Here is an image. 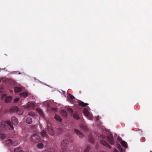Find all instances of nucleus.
<instances>
[{"mask_svg":"<svg viewBox=\"0 0 152 152\" xmlns=\"http://www.w3.org/2000/svg\"><path fill=\"white\" fill-rule=\"evenodd\" d=\"M41 134L42 137L44 139V140H43L44 141L47 140L48 139V136L45 131L43 130L41 132Z\"/></svg>","mask_w":152,"mask_h":152,"instance_id":"nucleus-7","label":"nucleus"},{"mask_svg":"<svg viewBox=\"0 0 152 152\" xmlns=\"http://www.w3.org/2000/svg\"><path fill=\"white\" fill-rule=\"evenodd\" d=\"M6 94H3L2 96H1V97L3 98H4L5 97H6Z\"/></svg>","mask_w":152,"mask_h":152,"instance_id":"nucleus-36","label":"nucleus"},{"mask_svg":"<svg viewBox=\"0 0 152 152\" xmlns=\"http://www.w3.org/2000/svg\"><path fill=\"white\" fill-rule=\"evenodd\" d=\"M25 152H31V151H26Z\"/></svg>","mask_w":152,"mask_h":152,"instance_id":"nucleus-40","label":"nucleus"},{"mask_svg":"<svg viewBox=\"0 0 152 152\" xmlns=\"http://www.w3.org/2000/svg\"><path fill=\"white\" fill-rule=\"evenodd\" d=\"M37 147L38 148H41L43 147V144L42 143H39L37 145Z\"/></svg>","mask_w":152,"mask_h":152,"instance_id":"nucleus-26","label":"nucleus"},{"mask_svg":"<svg viewBox=\"0 0 152 152\" xmlns=\"http://www.w3.org/2000/svg\"><path fill=\"white\" fill-rule=\"evenodd\" d=\"M28 95V92H22L20 94V96L22 98H25Z\"/></svg>","mask_w":152,"mask_h":152,"instance_id":"nucleus-13","label":"nucleus"},{"mask_svg":"<svg viewBox=\"0 0 152 152\" xmlns=\"http://www.w3.org/2000/svg\"><path fill=\"white\" fill-rule=\"evenodd\" d=\"M118 140L120 141H122V139L120 137H118Z\"/></svg>","mask_w":152,"mask_h":152,"instance_id":"nucleus-37","label":"nucleus"},{"mask_svg":"<svg viewBox=\"0 0 152 152\" xmlns=\"http://www.w3.org/2000/svg\"><path fill=\"white\" fill-rule=\"evenodd\" d=\"M121 144L124 148H126L127 146L126 142L124 141H121Z\"/></svg>","mask_w":152,"mask_h":152,"instance_id":"nucleus-24","label":"nucleus"},{"mask_svg":"<svg viewBox=\"0 0 152 152\" xmlns=\"http://www.w3.org/2000/svg\"><path fill=\"white\" fill-rule=\"evenodd\" d=\"M11 121L13 124L16 125L18 124V120L15 116H13L11 118Z\"/></svg>","mask_w":152,"mask_h":152,"instance_id":"nucleus-8","label":"nucleus"},{"mask_svg":"<svg viewBox=\"0 0 152 152\" xmlns=\"http://www.w3.org/2000/svg\"><path fill=\"white\" fill-rule=\"evenodd\" d=\"M108 141L109 143L111 145H113L115 144L114 141V138L113 136L111 134H109L107 137Z\"/></svg>","mask_w":152,"mask_h":152,"instance_id":"nucleus-6","label":"nucleus"},{"mask_svg":"<svg viewBox=\"0 0 152 152\" xmlns=\"http://www.w3.org/2000/svg\"><path fill=\"white\" fill-rule=\"evenodd\" d=\"M54 118L58 122H61L62 121V119L61 117L58 115L55 114Z\"/></svg>","mask_w":152,"mask_h":152,"instance_id":"nucleus-18","label":"nucleus"},{"mask_svg":"<svg viewBox=\"0 0 152 152\" xmlns=\"http://www.w3.org/2000/svg\"><path fill=\"white\" fill-rule=\"evenodd\" d=\"M80 126L81 129H83L85 131L88 130V128L85 124H81Z\"/></svg>","mask_w":152,"mask_h":152,"instance_id":"nucleus-15","label":"nucleus"},{"mask_svg":"<svg viewBox=\"0 0 152 152\" xmlns=\"http://www.w3.org/2000/svg\"><path fill=\"white\" fill-rule=\"evenodd\" d=\"M74 131L79 137L82 138L83 137V134L79 130L76 129H75Z\"/></svg>","mask_w":152,"mask_h":152,"instance_id":"nucleus-10","label":"nucleus"},{"mask_svg":"<svg viewBox=\"0 0 152 152\" xmlns=\"http://www.w3.org/2000/svg\"><path fill=\"white\" fill-rule=\"evenodd\" d=\"M12 140L10 139H8L6 141V144L8 146L12 145Z\"/></svg>","mask_w":152,"mask_h":152,"instance_id":"nucleus-17","label":"nucleus"},{"mask_svg":"<svg viewBox=\"0 0 152 152\" xmlns=\"http://www.w3.org/2000/svg\"><path fill=\"white\" fill-rule=\"evenodd\" d=\"M90 140V142L91 143H93V142H94V140L93 139H91L90 138L89 139Z\"/></svg>","mask_w":152,"mask_h":152,"instance_id":"nucleus-35","label":"nucleus"},{"mask_svg":"<svg viewBox=\"0 0 152 152\" xmlns=\"http://www.w3.org/2000/svg\"><path fill=\"white\" fill-rule=\"evenodd\" d=\"M78 105L82 107H84L88 105V104L87 103H85L83 102L82 101H80L78 103Z\"/></svg>","mask_w":152,"mask_h":152,"instance_id":"nucleus-19","label":"nucleus"},{"mask_svg":"<svg viewBox=\"0 0 152 152\" xmlns=\"http://www.w3.org/2000/svg\"><path fill=\"white\" fill-rule=\"evenodd\" d=\"M90 148V145H88L87 147V148H86V149L84 150V152H88L89 151Z\"/></svg>","mask_w":152,"mask_h":152,"instance_id":"nucleus-30","label":"nucleus"},{"mask_svg":"<svg viewBox=\"0 0 152 152\" xmlns=\"http://www.w3.org/2000/svg\"><path fill=\"white\" fill-rule=\"evenodd\" d=\"M113 152H118V151L116 149H115L114 150Z\"/></svg>","mask_w":152,"mask_h":152,"instance_id":"nucleus-39","label":"nucleus"},{"mask_svg":"<svg viewBox=\"0 0 152 152\" xmlns=\"http://www.w3.org/2000/svg\"><path fill=\"white\" fill-rule=\"evenodd\" d=\"M69 96L70 98L72 99H73L75 98L74 96L71 94H69Z\"/></svg>","mask_w":152,"mask_h":152,"instance_id":"nucleus-32","label":"nucleus"},{"mask_svg":"<svg viewBox=\"0 0 152 152\" xmlns=\"http://www.w3.org/2000/svg\"><path fill=\"white\" fill-rule=\"evenodd\" d=\"M55 150L53 148H48L45 150L43 151L42 152H55Z\"/></svg>","mask_w":152,"mask_h":152,"instance_id":"nucleus-16","label":"nucleus"},{"mask_svg":"<svg viewBox=\"0 0 152 152\" xmlns=\"http://www.w3.org/2000/svg\"><path fill=\"white\" fill-rule=\"evenodd\" d=\"M28 114L29 115L33 117H34L36 116V114L32 111L29 112L28 113Z\"/></svg>","mask_w":152,"mask_h":152,"instance_id":"nucleus-28","label":"nucleus"},{"mask_svg":"<svg viewBox=\"0 0 152 152\" xmlns=\"http://www.w3.org/2000/svg\"><path fill=\"white\" fill-rule=\"evenodd\" d=\"M20 74V72H19V74Z\"/></svg>","mask_w":152,"mask_h":152,"instance_id":"nucleus-42","label":"nucleus"},{"mask_svg":"<svg viewBox=\"0 0 152 152\" xmlns=\"http://www.w3.org/2000/svg\"><path fill=\"white\" fill-rule=\"evenodd\" d=\"M26 108H32L34 107V104L31 102H28L26 106Z\"/></svg>","mask_w":152,"mask_h":152,"instance_id":"nucleus-11","label":"nucleus"},{"mask_svg":"<svg viewBox=\"0 0 152 152\" xmlns=\"http://www.w3.org/2000/svg\"><path fill=\"white\" fill-rule=\"evenodd\" d=\"M100 137L104 139L105 138V136L103 134H102L100 135Z\"/></svg>","mask_w":152,"mask_h":152,"instance_id":"nucleus-33","label":"nucleus"},{"mask_svg":"<svg viewBox=\"0 0 152 152\" xmlns=\"http://www.w3.org/2000/svg\"><path fill=\"white\" fill-rule=\"evenodd\" d=\"M30 140L33 142H37L40 141V138L38 135L34 134L32 135Z\"/></svg>","mask_w":152,"mask_h":152,"instance_id":"nucleus-4","label":"nucleus"},{"mask_svg":"<svg viewBox=\"0 0 152 152\" xmlns=\"http://www.w3.org/2000/svg\"><path fill=\"white\" fill-rule=\"evenodd\" d=\"M7 128L9 129L13 128V125L10 121L5 122L4 121H1L0 122V134H1V138H5V132L7 131Z\"/></svg>","mask_w":152,"mask_h":152,"instance_id":"nucleus-1","label":"nucleus"},{"mask_svg":"<svg viewBox=\"0 0 152 152\" xmlns=\"http://www.w3.org/2000/svg\"><path fill=\"white\" fill-rule=\"evenodd\" d=\"M15 152H21L22 149L20 147H18L15 148L14 149Z\"/></svg>","mask_w":152,"mask_h":152,"instance_id":"nucleus-23","label":"nucleus"},{"mask_svg":"<svg viewBox=\"0 0 152 152\" xmlns=\"http://www.w3.org/2000/svg\"><path fill=\"white\" fill-rule=\"evenodd\" d=\"M61 113L62 115L64 116H66L67 115V112L64 110H62L61 111Z\"/></svg>","mask_w":152,"mask_h":152,"instance_id":"nucleus-27","label":"nucleus"},{"mask_svg":"<svg viewBox=\"0 0 152 152\" xmlns=\"http://www.w3.org/2000/svg\"><path fill=\"white\" fill-rule=\"evenodd\" d=\"M19 98H16L14 100V102H17L19 100Z\"/></svg>","mask_w":152,"mask_h":152,"instance_id":"nucleus-34","label":"nucleus"},{"mask_svg":"<svg viewBox=\"0 0 152 152\" xmlns=\"http://www.w3.org/2000/svg\"><path fill=\"white\" fill-rule=\"evenodd\" d=\"M62 131V129H59V132H58V133H60Z\"/></svg>","mask_w":152,"mask_h":152,"instance_id":"nucleus-38","label":"nucleus"},{"mask_svg":"<svg viewBox=\"0 0 152 152\" xmlns=\"http://www.w3.org/2000/svg\"><path fill=\"white\" fill-rule=\"evenodd\" d=\"M101 143L103 145L106 146L107 147L109 148H111V146L106 141L104 140H101Z\"/></svg>","mask_w":152,"mask_h":152,"instance_id":"nucleus-9","label":"nucleus"},{"mask_svg":"<svg viewBox=\"0 0 152 152\" xmlns=\"http://www.w3.org/2000/svg\"><path fill=\"white\" fill-rule=\"evenodd\" d=\"M73 116V118L77 120H78L80 118L77 112H75L74 113Z\"/></svg>","mask_w":152,"mask_h":152,"instance_id":"nucleus-20","label":"nucleus"},{"mask_svg":"<svg viewBox=\"0 0 152 152\" xmlns=\"http://www.w3.org/2000/svg\"><path fill=\"white\" fill-rule=\"evenodd\" d=\"M83 113L86 117L90 120L92 119L93 118L92 115L90 114L87 109H84L83 110Z\"/></svg>","mask_w":152,"mask_h":152,"instance_id":"nucleus-5","label":"nucleus"},{"mask_svg":"<svg viewBox=\"0 0 152 152\" xmlns=\"http://www.w3.org/2000/svg\"><path fill=\"white\" fill-rule=\"evenodd\" d=\"M1 80L0 79V83L1 82Z\"/></svg>","mask_w":152,"mask_h":152,"instance_id":"nucleus-41","label":"nucleus"},{"mask_svg":"<svg viewBox=\"0 0 152 152\" xmlns=\"http://www.w3.org/2000/svg\"><path fill=\"white\" fill-rule=\"evenodd\" d=\"M26 122L28 124H31L32 122V118L30 117H28L26 120Z\"/></svg>","mask_w":152,"mask_h":152,"instance_id":"nucleus-21","label":"nucleus"},{"mask_svg":"<svg viewBox=\"0 0 152 152\" xmlns=\"http://www.w3.org/2000/svg\"><path fill=\"white\" fill-rule=\"evenodd\" d=\"M47 132L50 135L53 136L54 134V132L53 130L51 129H48L47 130Z\"/></svg>","mask_w":152,"mask_h":152,"instance_id":"nucleus-12","label":"nucleus"},{"mask_svg":"<svg viewBox=\"0 0 152 152\" xmlns=\"http://www.w3.org/2000/svg\"><path fill=\"white\" fill-rule=\"evenodd\" d=\"M14 90L15 93H18L21 91V88L20 87H16L15 88Z\"/></svg>","mask_w":152,"mask_h":152,"instance_id":"nucleus-22","label":"nucleus"},{"mask_svg":"<svg viewBox=\"0 0 152 152\" xmlns=\"http://www.w3.org/2000/svg\"><path fill=\"white\" fill-rule=\"evenodd\" d=\"M12 97L11 96H8L6 97L5 99V102L6 103L10 102L12 100Z\"/></svg>","mask_w":152,"mask_h":152,"instance_id":"nucleus-14","label":"nucleus"},{"mask_svg":"<svg viewBox=\"0 0 152 152\" xmlns=\"http://www.w3.org/2000/svg\"><path fill=\"white\" fill-rule=\"evenodd\" d=\"M18 144V142L16 141H12V145L14 146H15Z\"/></svg>","mask_w":152,"mask_h":152,"instance_id":"nucleus-29","label":"nucleus"},{"mask_svg":"<svg viewBox=\"0 0 152 152\" xmlns=\"http://www.w3.org/2000/svg\"><path fill=\"white\" fill-rule=\"evenodd\" d=\"M10 112H16L18 114L21 115L23 113V110L19 109L16 106H13L10 109Z\"/></svg>","mask_w":152,"mask_h":152,"instance_id":"nucleus-2","label":"nucleus"},{"mask_svg":"<svg viewBox=\"0 0 152 152\" xmlns=\"http://www.w3.org/2000/svg\"><path fill=\"white\" fill-rule=\"evenodd\" d=\"M117 147L120 152H122L123 150V148H122L120 144H117Z\"/></svg>","mask_w":152,"mask_h":152,"instance_id":"nucleus-25","label":"nucleus"},{"mask_svg":"<svg viewBox=\"0 0 152 152\" xmlns=\"http://www.w3.org/2000/svg\"><path fill=\"white\" fill-rule=\"evenodd\" d=\"M37 112H38L41 115H43V112L42 110L38 109H37Z\"/></svg>","mask_w":152,"mask_h":152,"instance_id":"nucleus-31","label":"nucleus"},{"mask_svg":"<svg viewBox=\"0 0 152 152\" xmlns=\"http://www.w3.org/2000/svg\"><path fill=\"white\" fill-rule=\"evenodd\" d=\"M69 142L66 139L64 140L61 144V148L63 150H65L68 146Z\"/></svg>","mask_w":152,"mask_h":152,"instance_id":"nucleus-3","label":"nucleus"}]
</instances>
